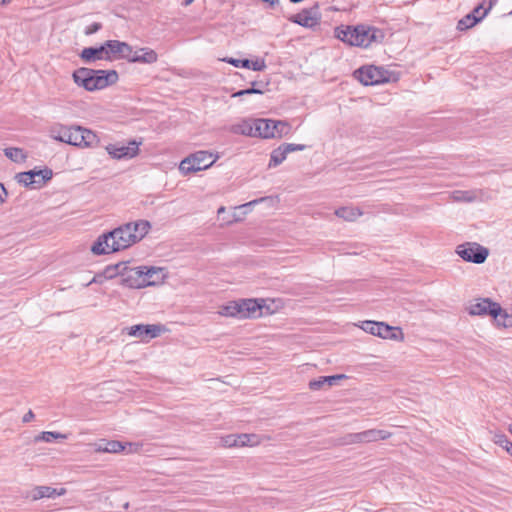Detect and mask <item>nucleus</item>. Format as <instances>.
I'll use <instances>...</instances> for the list:
<instances>
[{"label": "nucleus", "instance_id": "15", "mask_svg": "<svg viewBox=\"0 0 512 512\" xmlns=\"http://www.w3.org/2000/svg\"><path fill=\"white\" fill-rule=\"evenodd\" d=\"M391 436L386 430L369 429L363 432L351 433L344 438L345 444L370 443L388 439Z\"/></svg>", "mask_w": 512, "mask_h": 512}, {"label": "nucleus", "instance_id": "49", "mask_svg": "<svg viewBox=\"0 0 512 512\" xmlns=\"http://www.w3.org/2000/svg\"><path fill=\"white\" fill-rule=\"evenodd\" d=\"M509 432L512 434V424L509 425Z\"/></svg>", "mask_w": 512, "mask_h": 512}, {"label": "nucleus", "instance_id": "35", "mask_svg": "<svg viewBox=\"0 0 512 512\" xmlns=\"http://www.w3.org/2000/svg\"><path fill=\"white\" fill-rule=\"evenodd\" d=\"M235 301H229L221 305L218 309V314L223 317L236 318Z\"/></svg>", "mask_w": 512, "mask_h": 512}, {"label": "nucleus", "instance_id": "46", "mask_svg": "<svg viewBox=\"0 0 512 512\" xmlns=\"http://www.w3.org/2000/svg\"><path fill=\"white\" fill-rule=\"evenodd\" d=\"M496 1L497 0H489V4L484 10H487V13H488L491 10V8L493 7V5L496 3Z\"/></svg>", "mask_w": 512, "mask_h": 512}, {"label": "nucleus", "instance_id": "48", "mask_svg": "<svg viewBox=\"0 0 512 512\" xmlns=\"http://www.w3.org/2000/svg\"><path fill=\"white\" fill-rule=\"evenodd\" d=\"M194 0H185L184 4L186 6L190 5Z\"/></svg>", "mask_w": 512, "mask_h": 512}, {"label": "nucleus", "instance_id": "20", "mask_svg": "<svg viewBox=\"0 0 512 512\" xmlns=\"http://www.w3.org/2000/svg\"><path fill=\"white\" fill-rule=\"evenodd\" d=\"M64 494H66L65 488L56 489L51 486L38 485L29 490L25 497L31 501H37L44 498L53 499Z\"/></svg>", "mask_w": 512, "mask_h": 512}, {"label": "nucleus", "instance_id": "29", "mask_svg": "<svg viewBox=\"0 0 512 512\" xmlns=\"http://www.w3.org/2000/svg\"><path fill=\"white\" fill-rule=\"evenodd\" d=\"M255 119L244 120L240 124L233 126L232 131L236 134L256 137Z\"/></svg>", "mask_w": 512, "mask_h": 512}, {"label": "nucleus", "instance_id": "32", "mask_svg": "<svg viewBox=\"0 0 512 512\" xmlns=\"http://www.w3.org/2000/svg\"><path fill=\"white\" fill-rule=\"evenodd\" d=\"M239 447H254L261 443L262 438L257 434H239Z\"/></svg>", "mask_w": 512, "mask_h": 512}, {"label": "nucleus", "instance_id": "34", "mask_svg": "<svg viewBox=\"0 0 512 512\" xmlns=\"http://www.w3.org/2000/svg\"><path fill=\"white\" fill-rule=\"evenodd\" d=\"M4 154L7 158L17 163L24 162L27 157L24 150L17 147H9L4 149Z\"/></svg>", "mask_w": 512, "mask_h": 512}, {"label": "nucleus", "instance_id": "40", "mask_svg": "<svg viewBox=\"0 0 512 512\" xmlns=\"http://www.w3.org/2000/svg\"><path fill=\"white\" fill-rule=\"evenodd\" d=\"M100 29H101V24L98 22H94L85 28L84 33L86 35H91V34L96 33L97 31H99Z\"/></svg>", "mask_w": 512, "mask_h": 512}, {"label": "nucleus", "instance_id": "45", "mask_svg": "<svg viewBox=\"0 0 512 512\" xmlns=\"http://www.w3.org/2000/svg\"><path fill=\"white\" fill-rule=\"evenodd\" d=\"M304 145H296L290 143V152L299 151L304 149Z\"/></svg>", "mask_w": 512, "mask_h": 512}, {"label": "nucleus", "instance_id": "4", "mask_svg": "<svg viewBox=\"0 0 512 512\" xmlns=\"http://www.w3.org/2000/svg\"><path fill=\"white\" fill-rule=\"evenodd\" d=\"M51 137L59 142L78 147H91L97 143L96 134L81 126H58L51 130Z\"/></svg>", "mask_w": 512, "mask_h": 512}, {"label": "nucleus", "instance_id": "47", "mask_svg": "<svg viewBox=\"0 0 512 512\" xmlns=\"http://www.w3.org/2000/svg\"><path fill=\"white\" fill-rule=\"evenodd\" d=\"M225 210H226V209H225V207H224V206H221V207L218 209L217 213H218V214L224 213V212H225Z\"/></svg>", "mask_w": 512, "mask_h": 512}, {"label": "nucleus", "instance_id": "44", "mask_svg": "<svg viewBox=\"0 0 512 512\" xmlns=\"http://www.w3.org/2000/svg\"><path fill=\"white\" fill-rule=\"evenodd\" d=\"M35 415L32 410H29L22 418L24 423H28L34 419Z\"/></svg>", "mask_w": 512, "mask_h": 512}, {"label": "nucleus", "instance_id": "13", "mask_svg": "<svg viewBox=\"0 0 512 512\" xmlns=\"http://www.w3.org/2000/svg\"><path fill=\"white\" fill-rule=\"evenodd\" d=\"M357 79L364 85H377L388 81V72L383 68L376 66H367L358 69L356 72Z\"/></svg>", "mask_w": 512, "mask_h": 512}, {"label": "nucleus", "instance_id": "18", "mask_svg": "<svg viewBox=\"0 0 512 512\" xmlns=\"http://www.w3.org/2000/svg\"><path fill=\"white\" fill-rule=\"evenodd\" d=\"M290 21L306 28H313L319 25L320 14L318 6L315 5L311 8L303 9L301 12L290 17Z\"/></svg>", "mask_w": 512, "mask_h": 512}, {"label": "nucleus", "instance_id": "6", "mask_svg": "<svg viewBox=\"0 0 512 512\" xmlns=\"http://www.w3.org/2000/svg\"><path fill=\"white\" fill-rule=\"evenodd\" d=\"M166 331V327L162 324H137L125 327L122 333L147 343Z\"/></svg>", "mask_w": 512, "mask_h": 512}, {"label": "nucleus", "instance_id": "5", "mask_svg": "<svg viewBox=\"0 0 512 512\" xmlns=\"http://www.w3.org/2000/svg\"><path fill=\"white\" fill-rule=\"evenodd\" d=\"M219 155L210 151L200 150L184 158L179 164V171L183 175L206 170L217 160Z\"/></svg>", "mask_w": 512, "mask_h": 512}, {"label": "nucleus", "instance_id": "42", "mask_svg": "<svg viewBox=\"0 0 512 512\" xmlns=\"http://www.w3.org/2000/svg\"><path fill=\"white\" fill-rule=\"evenodd\" d=\"M8 199V192L5 188V186L0 183V207L7 201Z\"/></svg>", "mask_w": 512, "mask_h": 512}, {"label": "nucleus", "instance_id": "16", "mask_svg": "<svg viewBox=\"0 0 512 512\" xmlns=\"http://www.w3.org/2000/svg\"><path fill=\"white\" fill-rule=\"evenodd\" d=\"M140 142L135 140L130 141L128 144L113 143L108 144L105 149L107 153L114 159H132L139 153Z\"/></svg>", "mask_w": 512, "mask_h": 512}, {"label": "nucleus", "instance_id": "22", "mask_svg": "<svg viewBox=\"0 0 512 512\" xmlns=\"http://www.w3.org/2000/svg\"><path fill=\"white\" fill-rule=\"evenodd\" d=\"M144 287L159 285L166 277L163 268L143 266Z\"/></svg>", "mask_w": 512, "mask_h": 512}, {"label": "nucleus", "instance_id": "23", "mask_svg": "<svg viewBox=\"0 0 512 512\" xmlns=\"http://www.w3.org/2000/svg\"><path fill=\"white\" fill-rule=\"evenodd\" d=\"M260 203H265L267 206L273 207L278 203V199L277 197L273 196L261 197L244 203L242 205L236 206V210L242 212V214L246 217V215H248L252 211L253 207Z\"/></svg>", "mask_w": 512, "mask_h": 512}, {"label": "nucleus", "instance_id": "11", "mask_svg": "<svg viewBox=\"0 0 512 512\" xmlns=\"http://www.w3.org/2000/svg\"><path fill=\"white\" fill-rule=\"evenodd\" d=\"M117 273L122 276V283L130 288H144L143 266L127 267L126 264L120 263L114 268Z\"/></svg>", "mask_w": 512, "mask_h": 512}, {"label": "nucleus", "instance_id": "10", "mask_svg": "<svg viewBox=\"0 0 512 512\" xmlns=\"http://www.w3.org/2000/svg\"><path fill=\"white\" fill-rule=\"evenodd\" d=\"M52 170L45 168L42 170H30L26 172H20L15 175L16 181L30 188H41L47 181L52 178Z\"/></svg>", "mask_w": 512, "mask_h": 512}, {"label": "nucleus", "instance_id": "2", "mask_svg": "<svg viewBox=\"0 0 512 512\" xmlns=\"http://www.w3.org/2000/svg\"><path fill=\"white\" fill-rule=\"evenodd\" d=\"M336 37L351 45L367 48L373 43H380L384 38L381 29L369 25H357L336 30Z\"/></svg>", "mask_w": 512, "mask_h": 512}, {"label": "nucleus", "instance_id": "12", "mask_svg": "<svg viewBox=\"0 0 512 512\" xmlns=\"http://www.w3.org/2000/svg\"><path fill=\"white\" fill-rule=\"evenodd\" d=\"M254 126L256 130V137L261 138L280 137L287 128V124L285 122L270 119H255Z\"/></svg>", "mask_w": 512, "mask_h": 512}, {"label": "nucleus", "instance_id": "39", "mask_svg": "<svg viewBox=\"0 0 512 512\" xmlns=\"http://www.w3.org/2000/svg\"><path fill=\"white\" fill-rule=\"evenodd\" d=\"M498 325L504 326V327H512V315L508 314L506 311H504L501 308V312L498 315L497 318H494Z\"/></svg>", "mask_w": 512, "mask_h": 512}, {"label": "nucleus", "instance_id": "3", "mask_svg": "<svg viewBox=\"0 0 512 512\" xmlns=\"http://www.w3.org/2000/svg\"><path fill=\"white\" fill-rule=\"evenodd\" d=\"M72 78L79 87L87 91H95L115 84L118 74L115 70H93L82 67L73 72Z\"/></svg>", "mask_w": 512, "mask_h": 512}, {"label": "nucleus", "instance_id": "31", "mask_svg": "<svg viewBox=\"0 0 512 512\" xmlns=\"http://www.w3.org/2000/svg\"><path fill=\"white\" fill-rule=\"evenodd\" d=\"M67 438L66 434H62L59 432L54 431H43L39 433L37 436H35L34 441L35 442H46L51 443L55 440H64Z\"/></svg>", "mask_w": 512, "mask_h": 512}, {"label": "nucleus", "instance_id": "43", "mask_svg": "<svg viewBox=\"0 0 512 512\" xmlns=\"http://www.w3.org/2000/svg\"><path fill=\"white\" fill-rule=\"evenodd\" d=\"M484 3H480L476 6L470 14H474V16H479L485 9Z\"/></svg>", "mask_w": 512, "mask_h": 512}, {"label": "nucleus", "instance_id": "25", "mask_svg": "<svg viewBox=\"0 0 512 512\" xmlns=\"http://www.w3.org/2000/svg\"><path fill=\"white\" fill-rule=\"evenodd\" d=\"M157 61V53L149 48H142L139 51H133L130 62H141L151 64Z\"/></svg>", "mask_w": 512, "mask_h": 512}, {"label": "nucleus", "instance_id": "33", "mask_svg": "<svg viewBox=\"0 0 512 512\" xmlns=\"http://www.w3.org/2000/svg\"><path fill=\"white\" fill-rule=\"evenodd\" d=\"M451 198L455 202H473L478 199L476 191H454Z\"/></svg>", "mask_w": 512, "mask_h": 512}, {"label": "nucleus", "instance_id": "38", "mask_svg": "<svg viewBox=\"0 0 512 512\" xmlns=\"http://www.w3.org/2000/svg\"><path fill=\"white\" fill-rule=\"evenodd\" d=\"M264 90L258 86L257 82L252 83V87L240 90L232 94V97H241L243 95H249V94H262Z\"/></svg>", "mask_w": 512, "mask_h": 512}, {"label": "nucleus", "instance_id": "27", "mask_svg": "<svg viewBox=\"0 0 512 512\" xmlns=\"http://www.w3.org/2000/svg\"><path fill=\"white\" fill-rule=\"evenodd\" d=\"M345 378V375H332V376H322L316 380L310 381L309 387L312 390H319L324 385L329 387L335 385L338 380Z\"/></svg>", "mask_w": 512, "mask_h": 512}, {"label": "nucleus", "instance_id": "14", "mask_svg": "<svg viewBox=\"0 0 512 512\" xmlns=\"http://www.w3.org/2000/svg\"><path fill=\"white\" fill-rule=\"evenodd\" d=\"M263 300L257 299H240L235 301L236 318L249 319L262 316Z\"/></svg>", "mask_w": 512, "mask_h": 512}, {"label": "nucleus", "instance_id": "7", "mask_svg": "<svg viewBox=\"0 0 512 512\" xmlns=\"http://www.w3.org/2000/svg\"><path fill=\"white\" fill-rule=\"evenodd\" d=\"M359 327L374 336H378L383 339L391 340H402L403 333L400 328L392 327L384 322H376L371 320L362 321Z\"/></svg>", "mask_w": 512, "mask_h": 512}, {"label": "nucleus", "instance_id": "28", "mask_svg": "<svg viewBox=\"0 0 512 512\" xmlns=\"http://www.w3.org/2000/svg\"><path fill=\"white\" fill-rule=\"evenodd\" d=\"M362 214L363 212L359 208L352 206L340 207L335 211L336 216L346 221H355Z\"/></svg>", "mask_w": 512, "mask_h": 512}, {"label": "nucleus", "instance_id": "37", "mask_svg": "<svg viewBox=\"0 0 512 512\" xmlns=\"http://www.w3.org/2000/svg\"><path fill=\"white\" fill-rule=\"evenodd\" d=\"M239 434H230L220 438V444L223 447L232 448L239 447Z\"/></svg>", "mask_w": 512, "mask_h": 512}, {"label": "nucleus", "instance_id": "30", "mask_svg": "<svg viewBox=\"0 0 512 512\" xmlns=\"http://www.w3.org/2000/svg\"><path fill=\"white\" fill-rule=\"evenodd\" d=\"M288 154V144H282L278 149L274 150L271 154L269 167H275L286 159Z\"/></svg>", "mask_w": 512, "mask_h": 512}, {"label": "nucleus", "instance_id": "8", "mask_svg": "<svg viewBox=\"0 0 512 512\" xmlns=\"http://www.w3.org/2000/svg\"><path fill=\"white\" fill-rule=\"evenodd\" d=\"M456 253L466 262L482 264L486 261L489 251L476 242H466L456 248Z\"/></svg>", "mask_w": 512, "mask_h": 512}, {"label": "nucleus", "instance_id": "36", "mask_svg": "<svg viewBox=\"0 0 512 512\" xmlns=\"http://www.w3.org/2000/svg\"><path fill=\"white\" fill-rule=\"evenodd\" d=\"M494 442L504 448L512 456V442L504 434H495Z\"/></svg>", "mask_w": 512, "mask_h": 512}, {"label": "nucleus", "instance_id": "24", "mask_svg": "<svg viewBox=\"0 0 512 512\" xmlns=\"http://www.w3.org/2000/svg\"><path fill=\"white\" fill-rule=\"evenodd\" d=\"M224 61H226L227 63H229L235 67L248 68V69H252L254 71H262L266 67L265 62L262 59H257L255 61H252V60H248V59L240 60V59H235V58H225Z\"/></svg>", "mask_w": 512, "mask_h": 512}, {"label": "nucleus", "instance_id": "17", "mask_svg": "<svg viewBox=\"0 0 512 512\" xmlns=\"http://www.w3.org/2000/svg\"><path fill=\"white\" fill-rule=\"evenodd\" d=\"M140 447L141 445L138 443L128 442L123 444L122 442L116 440H102L101 442L95 444V451L105 453H119L122 451H125L126 453H136L140 450Z\"/></svg>", "mask_w": 512, "mask_h": 512}, {"label": "nucleus", "instance_id": "21", "mask_svg": "<svg viewBox=\"0 0 512 512\" xmlns=\"http://www.w3.org/2000/svg\"><path fill=\"white\" fill-rule=\"evenodd\" d=\"M81 59L84 62L91 63L96 60H108L106 42L99 47H87L84 48L80 54Z\"/></svg>", "mask_w": 512, "mask_h": 512}, {"label": "nucleus", "instance_id": "41", "mask_svg": "<svg viewBox=\"0 0 512 512\" xmlns=\"http://www.w3.org/2000/svg\"><path fill=\"white\" fill-rule=\"evenodd\" d=\"M245 219V216L242 214V212L237 211L236 207L234 208V212L232 214V220L228 221V224H231L233 222H240Z\"/></svg>", "mask_w": 512, "mask_h": 512}, {"label": "nucleus", "instance_id": "26", "mask_svg": "<svg viewBox=\"0 0 512 512\" xmlns=\"http://www.w3.org/2000/svg\"><path fill=\"white\" fill-rule=\"evenodd\" d=\"M486 15L487 10H484L479 16H474V14L469 13L458 21L457 29L460 31H465L469 28H472L477 23H479Z\"/></svg>", "mask_w": 512, "mask_h": 512}, {"label": "nucleus", "instance_id": "1", "mask_svg": "<svg viewBox=\"0 0 512 512\" xmlns=\"http://www.w3.org/2000/svg\"><path fill=\"white\" fill-rule=\"evenodd\" d=\"M149 229L150 223L145 220L126 223L100 235L91 246V252L105 255L124 250L144 238Z\"/></svg>", "mask_w": 512, "mask_h": 512}, {"label": "nucleus", "instance_id": "9", "mask_svg": "<svg viewBox=\"0 0 512 512\" xmlns=\"http://www.w3.org/2000/svg\"><path fill=\"white\" fill-rule=\"evenodd\" d=\"M466 310L471 316H492L497 318L501 312V306L490 298H476L469 302Z\"/></svg>", "mask_w": 512, "mask_h": 512}, {"label": "nucleus", "instance_id": "19", "mask_svg": "<svg viewBox=\"0 0 512 512\" xmlns=\"http://www.w3.org/2000/svg\"><path fill=\"white\" fill-rule=\"evenodd\" d=\"M108 60L126 59L130 61L132 55V47L126 43L118 40L106 41Z\"/></svg>", "mask_w": 512, "mask_h": 512}]
</instances>
